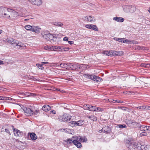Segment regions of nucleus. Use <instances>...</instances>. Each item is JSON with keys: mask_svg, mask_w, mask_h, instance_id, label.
I'll return each instance as SVG.
<instances>
[{"mask_svg": "<svg viewBox=\"0 0 150 150\" xmlns=\"http://www.w3.org/2000/svg\"><path fill=\"white\" fill-rule=\"evenodd\" d=\"M43 38L46 40L51 42H55L57 39L56 36L51 34L48 31H45L41 33Z\"/></svg>", "mask_w": 150, "mask_h": 150, "instance_id": "nucleus-1", "label": "nucleus"}, {"mask_svg": "<svg viewBox=\"0 0 150 150\" xmlns=\"http://www.w3.org/2000/svg\"><path fill=\"white\" fill-rule=\"evenodd\" d=\"M6 41L8 43L11 44L13 47H15L17 46L18 47V48H20L23 47V43L19 42L16 40L13 39L12 38H7Z\"/></svg>", "mask_w": 150, "mask_h": 150, "instance_id": "nucleus-2", "label": "nucleus"}, {"mask_svg": "<svg viewBox=\"0 0 150 150\" xmlns=\"http://www.w3.org/2000/svg\"><path fill=\"white\" fill-rule=\"evenodd\" d=\"M71 116L69 115L68 114L66 113L62 115L59 116V117L58 119L61 122H71Z\"/></svg>", "mask_w": 150, "mask_h": 150, "instance_id": "nucleus-3", "label": "nucleus"}, {"mask_svg": "<svg viewBox=\"0 0 150 150\" xmlns=\"http://www.w3.org/2000/svg\"><path fill=\"white\" fill-rule=\"evenodd\" d=\"M8 9L5 7H0V17L6 18L8 16Z\"/></svg>", "mask_w": 150, "mask_h": 150, "instance_id": "nucleus-4", "label": "nucleus"}, {"mask_svg": "<svg viewBox=\"0 0 150 150\" xmlns=\"http://www.w3.org/2000/svg\"><path fill=\"white\" fill-rule=\"evenodd\" d=\"M8 12L9 13H8V15L9 16H7V18H10L11 16L13 17H15L17 16H21L22 17H24L25 16L23 14H20L18 12L11 9H8Z\"/></svg>", "mask_w": 150, "mask_h": 150, "instance_id": "nucleus-5", "label": "nucleus"}, {"mask_svg": "<svg viewBox=\"0 0 150 150\" xmlns=\"http://www.w3.org/2000/svg\"><path fill=\"white\" fill-rule=\"evenodd\" d=\"M65 142L68 144H69L72 143L78 148H80L82 146L80 142H79L76 140H72L71 139H68L66 140Z\"/></svg>", "mask_w": 150, "mask_h": 150, "instance_id": "nucleus-6", "label": "nucleus"}, {"mask_svg": "<svg viewBox=\"0 0 150 150\" xmlns=\"http://www.w3.org/2000/svg\"><path fill=\"white\" fill-rule=\"evenodd\" d=\"M124 11L127 13H132L135 11L136 8L134 6L129 5H124L123 6Z\"/></svg>", "mask_w": 150, "mask_h": 150, "instance_id": "nucleus-7", "label": "nucleus"}, {"mask_svg": "<svg viewBox=\"0 0 150 150\" xmlns=\"http://www.w3.org/2000/svg\"><path fill=\"white\" fill-rule=\"evenodd\" d=\"M83 67L86 69L88 68L89 67V66L86 64H79L78 63L74 64L72 65V69L76 70L78 71V69H80V67Z\"/></svg>", "mask_w": 150, "mask_h": 150, "instance_id": "nucleus-8", "label": "nucleus"}, {"mask_svg": "<svg viewBox=\"0 0 150 150\" xmlns=\"http://www.w3.org/2000/svg\"><path fill=\"white\" fill-rule=\"evenodd\" d=\"M83 121L82 120H80L77 122L76 121H72L71 120V122H69L68 125H69L71 127H73L77 125L78 126H80L82 125L83 124Z\"/></svg>", "mask_w": 150, "mask_h": 150, "instance_id": "nucleus-9", "label": "nucleus"}, {"mask_svg": "<svg viewBox=\"0 0 150 150\" xmlns=\"http://www.w3.org/2000/svg\"><path fill=\"white\" fill-rule=\"evenodd\" d=\"M129 142L130 144L129 148L130 149H131L132 148L134 149L137 148L139 147H140L141 146L140 144H138L137 143L134 142L133 141H130Z\"/></svg>", "mask_w": 150, "mask_h": 150, "instance_id": "nucleus-10", "label": "nucleus"}, {"mask_svg": "<svg viewBox=\"0 0 150 150\" xmlns=\"http://www.w3.org/2000/svg\"><path fill=\"white\" fill-rule=\"evenodd\" d=\"M12 127L13 129V132L14 133L15 135L21 136L23 135V132L18 130L17 129L14 128V126L13 125L12 126Z\"/></svg>", "mask_w": 150, "mask_h": 150, "instance_id": "nucleus-11", "label": "nucleus"}, {"mask_svg": "<svg viewBox=\"0 0 150 150\" xmlns=\"http://www.w3.org/2000/svg\"><path fill=\"white\" fill-rule=\"evenodd\" d=\"M85 27L87 28L92 29L94 31H98V28L96 25L93 24H86L85 25Z\"/></svg>", "mask_w": 150, "mask_h": 150, "instance_id": "nucleus-12", "label": "nucleus"}, {"mask_svg": "<svg viewBox=\"0 0 150 150\" xmlns=\"http://www.w3.org/2000/svg\"><path fill=\"white\" fill-rule=\"evenodd\" d=\"M23 110L26 115L31 116L33 114V111L30 108H25Z\"/></svg>", "mask_w": 150, "mask_h": 150, "instance_id": "nucleus-13", "label": "nucleus"}, {"mask_svg": "<svg viewBox=\"0 0 150 150\" xmlns=\"http://www.w3.org/2000/svg\"><path fill=\"white\" fill-rule=\"evenodd\" d=\"M29 1L32 4L38 6H40L42 4L41 0H30Z\"/></svg>", "mask_w": 150, "mask_h": 150, "instance_id": "nucleus-14", "label": "nucleus"}, {"mask_svg": "<svg viewBox=\"0 0 150 150\" xmlns=\"http://www.w3.org/2000/svg\"><path fill=\"white\" fill-rule=\"evenodd\" d=\"M53 51H64V50L63 48V46H53Z\"/></svg>", "mask_w": 150, "mask_h": 150, "instance_id": "nucleus-15", "label": "nucleus"}, {"mask_svg": "<svg viewBox=\"0 0 150 150\" xmlns=\"http://www.w3.org/2000/svg\"><path fill=\"white\" fill-rule=\"evenodd\" d=\"M92 80H93L94 81H96L97 83H98L101 82L102 79L99 76L93 75Z\"/></svg>", "mask_w": 150, "mask_h": 150, "instance_id": "nucleus-16", "label": "nucleus"}, {"mask_svg": "<svg viewBox=\"0 0 150 150\" xmlns=\"http://www.w3.org/2000/svg\"><path fill=\"white\" fill-rule=\"evenodd\" d=\"M41 28L39 26H33L32 31L37 33H39L40 32Z\"/></svg>", "mask_w": 150, "mask_h": 150, "instance_id": "nucleus-17", "label": "nucleus"}, {"mask_svg": "<svg viewBox=\"0 0 150 150\" xmlns=\"http://www.w3.org/2000/svg\"><path fill=\"white\" fill-rule=\"evenodd\" d=\"M51 108L49 105H45L42 107V110L44 111L45 112H47L50 110Z\"/></svg>", "mask_w": 150, "mask_h": 150, "instance_id": "nucleus-18", "label": "nucleus"}, {"mask_svg": "<svg viewBox=\"0 0 150 150\" xmlns=\"http://www.w3.org/2000/svg\"><path fill=\"white\" fill-rule=\"evenodd\" d=\"M30 134V137L32 141H34L37 139V137L36 134L34 133H28V134Z\"/></svg>", "mask_w": 150, "mask_h": 150, "instance_id": "nucleus-19", "label": "nucleus"}, {"mask_svg": "<svg viewBox=\"0 0 150 150\" xmlns=\"http://www.w3.org/2000/svg\"><path fill=\"white\" fill-rule=\"evenodd\" d=\"M144 84V82L141 81V80H136V81L135 82V84L136 86H138V87H141V84Z\"/></svg>", "mask_w": 150, "mask_h": 150, "instance_id": "nucleus-20", "label": "nucleus"}, {"mask_svg": "<svg viewBox=\"0 0 150 150\" xmlns=\"http://www.w3.org/2000/svg\"><path fill=\"white\" fill-rule=\"evenodd\" d=\"M113 20L117 22H122L124 20V18L121 17H114L113 18Z\"/></svg>", "mask_w": 150, "mask_h": 150, "instance_id": "nucleus-21", "label": "nucleus"}, {"mask_svg": "<svg viewBox=\"0 0 150 150\" xmlns=\"http://www.w3.org/2000/svg\"><path fill=\"white\" fill-rule=\"evenodd\" d=\"M140 148L142 150H150V147L148 145H146L145 146L144 145H141Z\"/></svg>", "mask_w": 150, "mask_h": 150, "instance_id": "nucleus-22", "label": "nucleus"}, {"mask_svg": "<svg viewBox=\"0 0 150 150\" xmlns=\"http://www.w3.org/2000/svg\"><path fill=\"white\" fill-rule=\"evenodd\" d=\"M95 21V18L93 16H88L87 21L91 22H94Z\"/></svg>", "mask_w": 150, "mask_h": 150, "instance_id": "nucleus-23", "label": "nucleus"}, {"mask_svg": "<svg viewBox=\"0 0 150 150\" xmlns=\"http://www.w3.org/2000/svg\"><path fill=\"white\" fill-rule=\"evenodd\" d=\"M93 75H89L88 74H83V76L85 78L92 80Z\"/></svg>", "mask_w": 150, "mask_h": 150, "instance_id": "nucleus-24", "label": "nucleus"}, {"mask_svg": "<svg viewBox=\"0 0 150 150\" xmlns=\"http://www.w3.org/2000/svg\"><path fill=\"white\" fill-rule=\"evenodd\" d=\"M123 54V53L122 51H114V56H120Z\"/></svg>", "mask_w": 150, "mask_h": 150, "instance_id": "nucleus-25", "label": "nucleus"}, {"mask_svg": "<svg viewBox=\"0 0 150 150\" xmlns=\"http://www.w3.org/2000/svg\"><path fill=\"white\" fill-rule=\"evenodd\" d=\"M129 124H131L132 127H136L137 125V123L135 121L133 120L132 121H131L129 122Z\"/></svg>", "mask_w": 150, "mask_h": 150, "instance_id": "nucleus-26", "label": "nucleus"}, {"mask_svg": "<svg viewBox=\"0 0 150 150\" xmlns=\"http://www.w3.org/2000/svg\"><path fill=\"white\" fill-rule=\"evenodd\" d=\"M147 126L144 125H141L139 127V129L141 131H146Z\"/></svg>", "mask_w": 150, "mask_h": 150, "instance_id": "nucleus-27", "label": "nucleus"}, {"mask_svg": "<svg viewBox=\"0 0 150 150\" xmlns=\"http://www.w3.org/2000/svg\"><path fill=\"white\" fill-rule=\"evenodd\" d=\"M68 63H61L60 64V66L61 67L65 68L66 69L68 68Z\"/></svg>", "mask_w": 150, "mask_h": 150, "instance_id": "nucleus-28", "label": "nucleus"}, {"mask_svg": "<svg viewBox=\"0 0 150 150\" xmlns=\"http://www.w3.org/2000/svg\"><path fill=\"white\" fill-rule=\"evenodd\" d=\"M33 26H31L29 25H27L25 26V28L29 30H32Z\"/></svg>", "mask_w": 150, "mask_h": 150, "instance_id": "nucleus-29", "label": "nucleus"}, {"mask_svg": "<svg viewBox=\"0 0 150 150\" xmlns=\"http://www.w3.org/2000/svg\"><path fill=\"white\" fill-rule=\"evenodd\" d=\"M53 24L56 26L61 27L63 25V24L61 22H56L53 23Z\"/></svg>", "mask_w": 150, "mask_h": 150, "instance_id": "nucleus-30", "label": "nucleus"}, {"mask_svg": "<svg viewBox=\"0 0 150 150\" xmlns=\"http://www.w3.org/2000/svg\"><path fill=\"white\" fill-rule=\"evenodd\" d=\"M87 117L92 120L96 121L97 120V118L94 115L89 116H88Z\"/></svg>", "mask_w": 150, "mask_h": 150, "instance_id": "nucleus-31", "label": "nucleus"}, {"mask_svg": "<svg viewBox=\"0 0 150 150\" xmlns=\"http://www.w3.org/2000/svg\"><path fill=\"white\" fill-rule=\"evenodd\" d=\"M44 49L46 50H48L49 51H53L52 49H53V46H52V47H50V46L46 47L45 46L44 47Z\"/></svg>", "mask_w": 150, "mask_h": 150, "instance_id": "nucleus-32", "label": "nucleus"}, {"mask_svg": "<svg viewBox=\"0 0 150 150\" xmlns=\"http://www.w3.org/2000/svg\"><path fill=\"white\" fill-rule=\"evenodd\" d=\"M96 106L90 105V109H89V110L92 111H95L96 110Z\"/></svg>", "mask_w": 150, "mask_h": 150, "instance_id": "nucleus-33", "label": "nucleus"}, {"mask_svg": "<svg viewBox=\"0 0 150 150\" xmlns=\"http://www.w3.org/2000/svg\"><path fill=\"white\" fill-rule=\"evenodd\" d=\"M36 66L39 69L41 70H43L44 69V67L42 66L43 65L42 64H36Z\"/></svg>", "mask_w": 150, "mask_h": 150, "instance_id": "nucleus-34", "label": "nucleus"}, {"mask_svg": "<svg viewBox=\"0 0 150 150\" xmlns=\"http://www.w3.org/2000/svg\"><path fill=\"white\" fill-rule=\"evenodd\" d=\"M83 108L86 110H89L90 109V105H86L83 106Z\"/></svg>", "mask_w": 150, "mask_h": 150, "instance_id": "nucleus-35", "label": "nucleus"}, {"mask_svg": "<svg viewBox=\"0 0 150 150\" xmlns=\"http://www.w3.org/2000/svg\"><path fill=\"white\" fill-rule=\"evenodd\" d=\"M109 56H114V51H108Z\"/></svg>", "mask_w": 150, "mask_h": 150, "instance_id": "nucleus-36", "label": "nucleus"}, {"mask_svg": "<svg viewBox=\"0 0 150 150\" xmlns=\"http://www.w3.org/2000/svg\"><path fill=\"white\" fill-rule=\"evenodd\" d=\"M87 139L85 137H82V139L81 140V142H86L87 141Z\"/></svg>", "mask_w": 150, "mask_h": 150, "instance_id": "nucleus-37", "label": "nucleus"}, {"mask_svg": "<svg viewBox=\"0 0 150 150\" xmlns=\"http://www.w3.org/2000/svg\"><path fill=\"white\" fill-rule=\"evenodd\" d=\"M103 108H102L99 107H96V110L95 111L96 112H102L103 111Z\"/></svg>", "mask_w": 150, "mask_h": 150, "instance_id": "nucleus-38", "label": "nucleus"}, {"mask_svg": "<svg viewBox=\"0 0 150 150\" xmlns=\"http://www.w3.org/2000/svg\"><path fill=\"white\" fill-rule=\"evenodd\" d=\"M118 127L119 128H126L127 127V126L126 125L123 124V125H121L120 124L118 125Z\"/></svg>", "mask_w": 150, "mask_h": 150, "instance_id": "nucleus-39", "label": "nucleus"}, {"mask_svg": "<svg viewBox=\"0 0 150 150\" xmlns=\"http://www.w3.org/2000/svg\"><path fill=\"white\" fill-rule=\"evenodd\" d=\"M136 108L138 110H144V106H139L136 107Z\"/></svg>", "mask_w": 150, "mask_h": 150, "instance_id": "nucleus-40", "label": "nucleus"}, {"mask_svg": "<svg viewBox=\"0 0 150 150\" xmlns=\"http://www.w3.org/2000/svg\"><path fill=\"white\" fill-rule=\"evenodd\" d=\"M146 131L149 133H150V126H147Z\"/></svg>", "mask_w": 150, "mask_h": 150, "instance_id": "nucleus-41", "label": "nucleus"}, {"mask_svg": "<svg viewBox=\"0 0 150 150\" xmlns=\"http://www.w3.org/2000/svg\"><path fill=\"white\" fill-rule=\"evenodd\" d=\"M147 135V134L146 132H142L140 134V136H146Z\"/></svg>", "mask_w": 150, "mask_h": 150, "instance_id": "nucleus-42", "label": "nucleus"}, {"mask_svg": "<svg viewBox=\"0 0 150 150\" xmlns=\"http://www.w3.org/2000/svg\"><path fill=\"white\" fill-rule=\"evenodd\" d=\"M39 112V110H36L34 112H33V114L35 115H38Z\"/></svg>", "mask_w": 150, "mask_h": 150, "instance_id": "nucleus-43", "label": "nucleus"}, {"mask_svg": "<svg viewBox=\"0 0 150 150\" xmlns=\"http://www.w3.org/2000/svg\"><path fill=\"white\" fill-rule=\"evenodd\" d=\"M144 110H150V106H144Z\"/></svg>", "mask_w": 150, "mask_h": 150, "instance_id": "nucleus-44", "label": "nucleus"}, {"mask_svg": "<svg viewBox=\"0 0 150 150\" xmlns=\"http://www.w3.org/2000/svg\"><path fill=\"white\" fill-rule=\"evenodd\" d=\"M82 139V137L79 136L76 137L77 141H78L79 142V141L81 142V140Z\"/></svg>", "mask_w": 150, "mask_h": 150, "instance_id": "nucleus-45", "label": "nucleus"}, {"mask_svg": "<svg viewBox=\"0 0 150 150\" xmlns=\"http://www.w3.org/2000/svg\"><path fill=\"white\" fill-rule=\"evenodd\" d=\"M127 39H126L124 38H122L121 42H123L124 43H127L126 42H127Z\"/></svg>", "mask_w": 150, "mask_h": 150, "instance_id": "nucleus-46", "label": "nucleus"}, {"mask_svg": "<svg viewBox=\"0 0 150 150\" xmlns=\"http://www.w3.org/2000/svg\"><path fill=\"white\" fill-rule=\"evenodd\" d=\"M108 53V51H106L103 52V53L104 54L108 56L109 53Z\"/></svg>", "mask_w": 150, "mask_h": 150, "instance_id": "nucleus-47", "label": "nucleus"}, {"mask_svg": "<svg viewBox=\"0 0 150 150\" xmlns=\"http://www.w3.org/2000/svg\"><path fill=\"white\" fill-rule=\"evenodd\" d=\"M122 38H116V40L120 42H121Z\"/></svg>", "mask_w": 150, "mask_h": 150, "instance_id": "nucleus-48", "label": "nucleus"}, {"mask_svg": "<svg viewBox=\"0 0 150 150\" xmlns=\"http://www.w3.org/2000/svg\"><path fill=\"white\" fill-rule=\"evenodd\" d=\"M74 64L72 63H69L68 64V67H69L71 69L72 68H71V67H72V65L73 66Z\"/></svg>", "mask_w": 150, "mask_h": 150, "instance_id": "nucleus-49", "label": "nucleus"}, {"mask_svg": "<svg viewBox=\"0 0 150 150\" xmlns=\"http://www.w3.org/2000/svg\"><path fill=\"white\" fill-rule=\"evenodd\" d=\"M83 20L84 21H87V20H88V16H85L83 18Z\"/></svg>", "mask_w": 150, "mask_h": 150, "instance_id": "nucleus-50", "label": "nucleus"}, {"mask_svg": "<svg viewBox=\"0 0 150 150\" xmlns=\"http://www.w3.org/2000/svg\"><path fill=\"white\" fill-rule=\"evenodd\" d=\"M127 42V43L128 44L129 43V44H130V43H133V41L132 40V41H131V40H127V42Z\"/></svg>", "mask_w": 150, "mask_h": 150, "instance_id": "nucleus-51", "label": "nucleus"}, {"mask_svg": "<svg viewBox=\"0 0 150 150\" xmlns=\"http://www.w3.org/2000/svg\"><path fill=\"white\" fill-rule=\"evenodd\" d=\"M146 64L143 63L141 64V67H144L146 68Z\"/></svg>", "mask_w": 150, "mask_h": 150, "instance_id": "nucleus-52", "label": "nucleus"}, {"mask_svg": "<svg viewBox=\"0 0 150 150\" xmlns=\"http://www.w3.org/2000/svg\"><path fill=\"white\" fill-rule=\"evenodd\" d=\"M63 48L64 49V51H68L69 50V47H63Z\"/></svg>", "mask_w": 150, "mask_h": 150, "instance_id": "nucleus-53", "label": "nucleus"}, {"mask_svg": "<svg viewBox=\"0 0 150 150\" xmlns=\"http://www.w3.org/2000/svg\"><path fill=\"white\" fill-rule=\"evenodd\" d=\"M147 84H146L147 85H149V86L150 87V79H149L147 82Z\"/></svg>", "mask_w": 150, "mask_h": 150, "instance_id": "nucleus-54", "label": "nucleus"}, {"mask_svg": "<svg viewBox=\"0 0 150 150\" xmlns=\"http://www.w3.org/2000/svg\"><path fill=\"white\" fill-rule=\"evenodd\" d=\"M50 113L55 114H56V111L54 110H52L50 111Z\"/></svg>", "mask_w": 150, "mask_h": 150, "instance_id": "nucleus-55", "label": "nucleus"}, {"mask_svg": "<svg viewBox=\"0 0 150 150\" xmlns=\"http://www.w3.org/2000/svg\"><path fill=\"white\" fill-rule=\"evenodd\" d=\"M63 40L64 41H67L68 40V38L67 37H65L63 38Z\"/></svg>", "mask_w": 150, "mask_h": 150, "instance_id": "nucleus-56", "label": "nucleus"}, {"mask_svg": "<svg viewBox=\"0 0 150 150\" xmlns=\"http://www.w3.org/2000/svg\"><path fill=\"white\" fill-rule=\"evenodd\" d=\"M5 131L8 133H9L10 132L8 129H5Z\"/></svg>", "mask_w": 150, "mask_h": 150, "instance_id": "nucleus-57", "label": "nucleus"}, {"mask_svg": "<svg viewBox=\"0 0 150 150\" xmlns=\"http://www.w3.org/2000/svg\"><path fill=\"white\" fill-rule=\"evenodd\" d=\"M150 65H149V64H146V68H150Z\"/></svg>", "mask_w": 150, "mask_h": 150, "instance_id": "nucleus-58", "label": "nucleus"}, {"mask_svg": "<svg viewBox=\"0 0 150 150\" xmlns=\"http://www.w3.org/2000/svg\"><path fill=\"white\" fill-rule=\"evenodd\" d=\"M68 43L70 45H72L74 43V42L72 41H68Z\"/></svg>", "mask_w": 150, "mask_h": 150, "instance_id": "nucleus-59", "label": "nucleus"}, {"mask_svg": "<svg viewBox=\"0 0 150 150\" xmlns=\"http://www.w3.org/2000/svg\"><path fill=\"white\" fill-rule=\"evenodd\" d=\"M144 84H141V88H144V85H145V82H144Z\"/></svg>", "mask_w": 150, "mask_h": 150, "instance_id": "nucleus-60", "label": "nucleus"}, {"mask_svg": "<svg viewBox=\"0 0 150 150\" xmlns=\"http://www.w3.org/2000/svg\"><path fill=\"white\" fill-rule=\"evenodd\" d=\"M33 18H28V19H25L24 20V21H28V20H29V19H33Z\"/></svg>", "mask_w": 150, "mask_h": 150, "instance_id": "nucleus-61", "label": "nucleus"}, {"mask_svg": "<svg viewBox=\"0 0 150 150\" xmlns=\"http://www.w3.org/2000/svg\"><path fill=\"white\" fill-rule=\"evenodd\" d=\"M4 64V62L0 60V65Z\"/></svg>", "mask_w": 150, "mask_h": 150, "instance_id": "nucleus-62", "label": "nucleus"}, {"mask_svg": "<svg viewBox=\"0 0 150 150\" xmlns=\"http://www.w3.org/2000/svg\"><path fill=\"white\" fill-rule=\"evenodd\" d=\"M48 63V62H43L42 63V64H47Z\"/></svg>", "mask_w": 150, "mask_h": 150, "instance_id": "nucleus-63", "label": "nucleus"}, {"mask_svg": "<svg viewBox=\"0 0 150 150\" xmlns=\"http://www.w3.org/2000/svg\"><path fill=\"white\" fill-rule=\"evenodd\" d=\"M63 130H64L65 132H68L67 130H69L67 128L64 129H63Z\"/></svg>", "mask_w": 150, "mask_h": 150, "instance_id": "nucleus-64", "label": "nucleus"}]
</instances>
